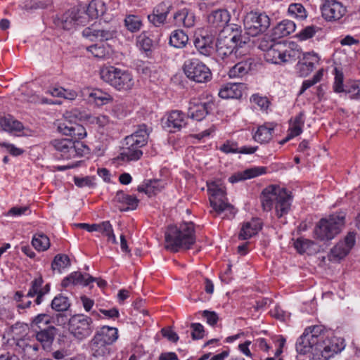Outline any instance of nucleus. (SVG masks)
Returning a JSON list of instances; mask_svg holds the SVG:
<instances>
[{"label": "nucleus", "instance_id": "f257e3e1", "mask_svg": "<svg viewBox=\"0 0 360 360\" xmlns=\"http://www.w3.org/2000/svg\"><path fill=\"white\" fill-rule=\"evenodd\" d=\"M344 340L327 331L323 326H313L305 328L296 342L299 354L311 352V360H328L345 348Z\"/></svg>", "mask_w": 360, "mask_h": 360}, {"label": "nucleus", "instance_id": "f03ea898", "mask_svg": "<svg viewBox=\"0 0 360 360\" xmlns=\"http://www.w3.org/2000/svg\"><path fill=\"white\" fill-rule=\"evenodd\" d=\"M194 224L184 222L179 226H169L165 233V248L173 252L188 250L195 242Z\"/></svg>", "mask_w": 360, "mask_h": 360}, {"label": "nucleus", "instance_id": "7ed1b4c3", "mask_svg": "<svg viewBox=\"0 0 360 360\" xmlns=\"http://www.w3.org/2000/svg\"><path fill=\"white\" fill-rule=\"evenodd\" d=\"M261 202L264 210L270 211L274 208L276 216L281 218L289 212L292 198L285 188L271 185L263 190Z\"/></svg>", "mask_w": 360, "mask_h": 360}, {"label": "nucleus", "instance_id": "20e7f679", "mask_svg": "<svg viewBox=\"0 0 360 360\" xmlns=\"http://www.w3.org/2000/svg\"><path fill=\"white\" fill-rule=\"evenodd\" d=\"M149 132L146 124L139 125L138 129L131 135L125 138L126 147L121 153L122 159L126 161L139 160L143 152L141 148L148 141Z\"/></svg>", "mask_w": 360, "mask_h": 360}, {"label": "nucleus", "instance_id": "39448f33", "mask_svg": "<svg viewBox=\"0 0 360 360\" xmlns=\"http://www.w3.org/2000/svg\"><path fill=\"white\" fill-rule=\"evenodd\" d=\"M240 27L238 25L227 26L221 30L216 43V51L218 56L224 59L231 56L237 46L245 44L240 35Z\"/></svg>", "mask_w": 360, "mask_h": 360}, {"label": "nucleus", "instance_id": "423d86ee", "mask_svg": "<svg viewBox=\"0 0 360 360\" xmlns=\"http://www.w3.org/2000/svg\"><path fill=\"white\" fill-rule=\"evenodd\" d=\"M345 213L339 212L320 220L314 233L321 240H330L340 233L345 224Z\"/></svg>", "mask_w": 360, "mask_h": 360}, {"label": "nucleus", "instance_id": "0eeeda50", "mask_svg": "<svg viewBox=\"0 0 360 360\" xmlns=\"http://www.w3.org/2000/svg\"><path fill=\"white\" fill-rule=\"evenodd\" d=\"M102 79L118 91H127L134 86V79L131 72L114 66L104 68L101 71Z\"/></svg>", "mask_w": 360, "mask_h": 360}, {"label": "nucleus", "instance_id": "6e6552de", "mask_svg": "<svg viewBox=\"0 0 360 360\" xmlns=\"http://www.w3.org/2000/svg\"><path fill=\"white\" fill-rule=\"evenodd\" d=\"M51 145L57 150L63 159H72L82 157L89 153V147L83 142L70 139H54Z\"/></svg>", "mask_w": 360, "mask_h": 360}, {"label": "nucleus", "instance_id": "1a4fd4ad", "mask_svg": "<svg viewBox=\"0 0 360 360\" xmlns=\"http://www.w3.org/2000/svg\"><path fill=\"white\" fill-rule=\"evenodd\" d=\"M68 328L70 333L79 341L89 337L94 329L93 319L82 314L72 316L69 319Z\"/></svg>", "mask_w": 360, "mask_h": 360}, {"label": "nucleus", "instance_id": "9d476101", "mask_svg": "<svg viewBox=\"0 0 360 360\" xmlns=\"http://www.w3.org/2000/svg\"><path fill=\"white\" fill-rule=\"evenodd\" d=\"M207 191L210 195V202L213 210L217 214L229 211L234 215L233 207L227 202L224 187L216 182L207 183Z\"/></svg>", "mask_w": 360, "mask_h": 360}, {"label": "nucleus", "instance_id": "9b49d317", "mask_svg": "<svg viewBox=\"0 0 360 360\" xmlns=\"http://www.w3.org/2000/svg\"><path fill=\"white\" fill-rule=\"evenodd\" d=\"M245 33L256 37L265 32L270 26V18L264 13H248L243 20Z\"/></svg>", "mask_w": 360, "mask_h": 360}, {"label": "nucleus", "instance_id": "f8f14e48", "mask_svg": "<svg viewBox=\"0 0 360 360\" xmlns=\"http://www.w3.org/2000/svg\"><path fill=\"white\" fill-rule=\"evenodd\" d=\"M184 71L189 79L198 83L207 82L212 78L210 68L198 59L186 61Z\"/></svg>", "mask_w": 360, "mask_h": 360}, {"label": "nucleus", "instance_id": "ddd939ff", "mask_svg": "<svg viewBox=\"0 0 360 360\" xmlns=\"http://www.w3.org/2000/svg\"><path fill=\"white\" fill-rule=\"evenodd\" d=\"M39 343L32 334L25 335L15 342V352L26 360H35L39 356Z\"/></svg>", "mask_w": 360, "mask_h": 360}, {"label": "nucleus", "instance_id": "4468645a", "mask_svg": "<svg viewBox=\"0 0 360 360\" xmlns=\"http://www.w3.org/2000/svg\"><path fill=\"white\" fill-rule=\"evenodd\" d=\"M323 18L327 21H337L347 13V8L338 0H325L321 7Z\"/></svg>", "mask_w": 360, "mask_h": 360}, {"label": "nucleus", "instance_id": "2eb2a0df", "mask_svg": "<svg viewBox=\"0 0 360 360\" xmlns=\"http://www.w3.org/2000/svg\"><path fill=\"white\" fill-rule=\"evenodd\" d=\"M356 242V233L349 232L343 240L334 246L330 254V260H340L348 255Z\"/></svg>", "mask_w": 360, "mask_h": 360}, {"label": "nucleus", "instance_id": "dca6fc26", "mask_svg": "<svg viewBox=\"0 0 360 360\" xmlns=\"http://www.w3.org/2000/svg\"><path fill=\"white\" fill-rule=\"evenodd\" d=\"M58 130L63 135L70 136L75 140L82 139L86 136V129L82 125L69 121L66 118L58 123Z\"/></svg>", "mask_w": 360, "mask_h": 360}, {"label": "nucleus", "instance_id": "f3484780", "mask_svg": "<svg viewBox=\"0 0 360 360\" xmlns=\"http://www.w3.org/2000/svg\"><path fill=\"white\" fill-rule=\"evenodd\" d=\"M319 60L318 55L314 52L303 53L295 67L297 73L300 77H307L313 71Z\"/></svg>", "mask_w": 360, "mask_h": 360}, {"label": "nucleus", "instance_id": "a211bd4d", "mask_svg": "<svg viewBox=\"0 0 360 360\" xmlns=\"http://www.w3.org/2000/svg\"><path fill=\"white\" fill-rule=\"evenodd\" d=\"M0 127L5 131L9 133H21L22 136H31L32 131L24 127L22 122L8 115L0 117Z\"/></svg>", "mask_w": 360, "mask_h": 360}, {"label": "nucleus", "instance_id": "6ab92c4d", "mask_svg": "<svg viewBox=\"0 0 360 360\" xmlns=\"http://www.w3.org/2000/svg\"><path fill=\"white\" fill-rule=\"evenodd\" d=\"M172 8V5L169 1L160 3L153 8V13L148 15L149 22L155 27L164 24Z\"/></svg>", "mask_w": 360, "mask_h": 360}, {"label": "nucleus", "instance_id": "aec40b11", "mask_svg": "<svg viewBox=\"0 0 360 360\" xmlns=\"http://www.w3.org/2000/svg\"><path fill=\"white\" fill-rule=\"evenodd\" d=\"M82 35L91 41H107L115 37V31L112 29H100L97 25H93L84 28Z\"/></svg>", "mask_w": 360, "mask_h": 360}, {"label": "nucleus", "instance_id": "412c9836", "mask_svg": "<svg viewBox=\"0 0 360 360\" xmlns=\"http://www.w3.org/2000/svg\"><path fill=\"white\" fill-rule=\"evenodd\" d=\"M260 47L265 51L264 57L266 61L275 64H281L283 62V56L285 54V45L283 43H272L266 48L262 43Z\"/></svg>", "mask_w": 360, "mask_h": 360}, {"label": "nucleus", "instance_id": "4be33fe9", "mask_svg": "<svg viewBox=\"0 0 360 360\" xmlns=\"http://www.w3.org/2000/svg\"><path fill=\"white\" fill-rule=\"evenodd\" d=\"M82 18L79 15V10L77 8H72L58 19L56 24L63 30H70L83 22Z\"/></svg>", "mask_w": 360, "mask_h": 360}, {"label": "nucleus", "instance_id": "5701e85b", "mask_svg": "<svg viewBox=\"0 0 360 360\" xmlns=\"http://www.w3.org/2000/svg\"><path fill=\"white\" fill-rule=\"evenodd\" d=\"M212 102H195L190 103L188 116L197 121L203 120L212 110Z\"/></svg>", "mask_w": 360, "mask_h": 360}, {"label": "nucleus", "instance_id": "b1692460", "mask_svg": "<svg viewBox=\"0 0 360 360\" xmlns=\"http://www.w3.org/2000/svg\"><path fill=\"white\" fill-rule=\"evenodd\" d=\"M186 117L181 111L172 110L167 116L165 127L167 128L169 132L174 133L186 125Z\"/></svg>", "mask_w": 360, "mask_h": 360}, {"label": "nucleus", "instance_id": "393cba45", "mask_svg": "<svg viewBox=\"0 0 360 360\" xmlns=\"http://www.w3.org/2000/svg\"><path fill=\"white\" fill-rule=\"evenodd\" d=\"M208 22L213 27L224 30L227 26L236 25H227L230 20L229 13L226 10L219 9L212 11L207 18Z\"/></svg>", "mask_w": 360, "mask_h": 360}, {"label": "nucleus", "instance_id": "a878e982", "mask_svg": "<svg viewBox=\"0 0 360 360\" xmlns=\"http://www.w3.org/2000/svg\"><path fill=\"white\" fill-rule=\"evenodd\" d=\"M56 328L54 326H49L39 331H36L34 338L37 343H40L44 349H50L55 338Z\"/></svg>", "mask_w": 360, "mask_h": 360}, {"label": "nucleus", "instance_id": "bb28decb", "mask_svg": "<svg viewBox=\"0 0 360 360\" xmlns=\"http://www.w3.org/2000/svg\"><path fill=\"white\" fill-rule=\"evenodd\" d=\"M165 186V181L161 179H146L138 186L137 191L150 197L160 193Z\"/></svg>", "mask_w": 360, "mask_h": 360}, {"label": "nucleus", "instance_id": "cd10ccee", "mask_svg": "<svg viewBox=\"0 0 360 360\" xmlns=\"http://www.w3.org/2000/svg\"><path fill=\"white\" fill-rule=\"evenodd\" d=\"M212 35H199L194 40V45L198 52L205 56H210L214 51Z\"/></svg>", "mask_w": 360, "mask_h": 360}, {"label": "nucleus", "instance_id": "c85d7f7f", "mask_svg": "<svg viewBox=\"0 0 360 360\" xmlns=\"http://www.w3.org/2000/svg\"><path fill=\"white\" fill-rule=\"evenodd\" d=\"M304 124V114L300 112L296 116L290 120L289 128L288 130V135L285 139L282 141L285 143L290 139L299 136L302 132V127Z\"/></svg>", "mask_w": 360, "mask_h": 360}, {"label": "nucleus", "instance_id": "c756f323", "mask_svg": "<svg viewBox=\"0 0 360 360\" xmlns=\"http://www.w3.org/2000/svg\"><path fill=\"white\" fill-rule=\"evenodd\" d=\"M244 84L228 83L221 86L219 91V96L221 98H240L243 95Z\"/></svg>", "mask_w": 360, "mask_h": 360}, {"label": "nucleus", "instance_id": "7c9ffc66", "mask_svg": "<svg viewBox=\"0 0 360 360\" xmlns=\"http://www.w3.org/2000/svg\"><path fill=\"white\" fill-rule=\"evenodd\" d=\"M174 19L177 26H183L188 28L193 27L195 22L194 13L186 8L177 11L174 15Z\"/></svg>", "mask_w": 360, "mask_h": 360}, {"label": "nucleus", "instance_id": "2f4dec72", "mask_svg": "<svg viewBox=\"0 0 360 360\" xmlns=\"http://www.w3.org/2000/svg\"><path fill=\"white\" fill-rule=\"evenodd\" d=\"M94 336L105 344L112 345L118 338V330L115 327L103 326L97 329Z\"/></svg>", "mask_w": 360, "mask_h": 360}, {"label": "nucleus", "instance_id": "473e14b6", "mask_svg": "<svg viewBox=\"0 0 360 360\" xmlns=\"http://www.w3.org/2000/svg\"><path fill=\"white\" fill-rule=\"evenodd\" d=\"M94 281V278L89 275H83L79 271H74L62 281V286L67 288L70 285H87Z\"/></svg>", "mask_w": 360, "mask_h": 360}, {"label": "nucleus", "instance_id": "72a5a7b5", "mask_svg": "<svg viewBox=\"0 0 360 360\" xmlns=\"http://www.w3.org/2000/svg\"><path fill=\"white\" fill-rule=\"evenodd\" d=\"M115 201L122 205L124 207H120L122 211H127L129 210L136 209L139 200L134 195H128L122 191H118L114 198Z\"/></svg>", "mask_w": 360, "mask_h": 360}, {"label": "nucleus", "instance_id": "f704fd0d", "mask_svg": "<svg viewBox=\"0 0 360 360\" xmlns=\"http://www.w3.org/2000/svg\"><path fill=\"white\" fill-rule=\"evenodd\" d=\"M89 345L92 355L95 357H105L110 354L111 351V345L105 344L94 335Z\"/></svg>", "mask_w": 360, "mask_h": 360}, {"label": "nucleus", "instance_id": "c9c22d12", "mask_svg": "<svg viewBox=\"0 0 360 360\" xmlns=\"http://www.w3.org/2000/svg\"><path fill=\"white\" fill-rule=\"evenodd\" d=\"M262 229V224L258 219H253L250 221L243 224L238 238L240 240H247L256 235Z\"/></svg>", "mask_w": 360, "mask_h": 360}, {"label": "nucleus", "instance_id": "e433bc0d", "mask_svg": "<svg viewBox=\"0 0 360 360\" xmlns=\"http://www.w3.org/2000/svg\"><path fill=\"white\" fill-rule=\"evenodd\" d=\"M266 173V168L264 167H255L247 169L244 171L239 172L230 177V181L232 183L238 182L258 176L261 174Z\"/></svg>", "mask_w": 360, "mask_h": 360}, {"label": "nucleus", "instance_id": "4c0bfd02", "mask_svg": "<svg viewBox=\"0 0 360 360\" xmlns=\"http://www.w3.org/2000/svg\"><path fill=\"white\" fill-rule=\"evenodd\" d=\"M295 24L293 21L284 20L279 22L273 29V36L275 38H282L286 37L295 30Z\"/></svg>", "mask_w": 360, "mask_h": 360}, {"label": "nucleus", "instance_id": "58836bf2", "mask_svg": "<svg viewBox=\"0 0 360 360\" xmlns=\"http://www.w3.org/2000/svg\"><path fill=\"white\" fill-rule=\"evenodd\" d=\"M252 60L248 59L237 63L229 71V76L231 78L242 77L245 75L251 69Z\"/></svg>", "mask_w": 360, "mask_h": 360}, {"label": "nucleus", "instance_id": "ea45409f", "mask_svg": "<svg viewBox=\"0 0 360 360\" xmlns=\"http://www.w3.org/2000/svg\"><path fill=\"white\" fill-rule=\"evenodd\" d=\"M188 41V35L181 30L173 31L169 37V44L176 49L184 48Z\"/></svg>", "mask_w": 360, "mask_h": 360}, {"label": "nucleus", "instance_id": "a19ab883", "mask_svg": "<svg viewBox=\"0 0 360 360\" xmlns=\"http://www.w3.org/2000/svg\"><path fill=\"white\" fill-rule=\"evenodd\" d=\"M274 129L271 125H262L258 127L254 139L261 143L269 142L273 137Z\"/></svg>", "mask_w": 360, "mask_h": 360}, {"label": "nucleus", "instance_id": "79ce46f5", "mask_svg": "<svg viewBox=\"0 0 360 360\" xmlns=\"http://www.w3.org/2000/svg\"><path fill=\"white\" fill-rule=\"evenodd\" d=\"M89 98H91L98 106L106 105L112 101V97L109 94L101 89H94L89 94Z\"/></svg>", "mask_w": 360, "mask_h": 360}, {"label": "nucleus", "instance_id": "37998d69", "mask_svg": "<svg viewBox=\"0 0 360 360\" xmlns=\"http://www.w3.org/2000/svg\"><path fill=\"white\" fill-rule=\"evenodd\" d=\"M32 245L38 251H45L50 246V240L44 233H37L32 238Z\"/></svg>", "mask_w": 360, "mask_h": 360}, {"label": "nucleus", "instance_id": "c03bdc74", "mask_svg": "<svg viewBox=\"0 0 360 360\" xmlns=\"http://www.w3.org/2000/svg\"><path fill=\"white\" fill-rule=\"evenodd\" d=\"M288 11L291 17L300 20H304L307 17V11L301 4L294 3L290 4Z\"/></svg>", "mask_w": 360, "mask_h": 360}, {"label": "nucleus", "instance_id": "a18cd8bd", "mask_svg": "<svg viewBox=\"0 0 360 360\" xmlns=\"http://www.w3.org/2000/svg\"><path fill=\"white\" fill-rule=\"evenodd\" d=\"M69 266H70V260L68 255L63 254L57 255L51 263L52 269L57 270L60 273L62 269Z\"/></svg>", "mask_w": 360, "mask_h": 360}, {"label": "nucleus", "instance_id": "49530a36", "mask_svg": "<svg viewBox=\"0 0 360 360\" xmlns=\"http://www.w3.org/2000/svg\"><path fill=\"white\" fill-rule=\"evenodd\" d=\"M27 325L22 323H16L10 328V331L15 342H16L18 339H22L25 335H30L27 333Z\"/></svg>", "mask_w": 360, "mask_h": 360}, {"label": "nucleus", "instance_id": "de8ad7c7", "mask_svg": "<svg viewBox=\"0 0 360 360\" xmlns=\"http://www.w3.org/2000/svg\"><path fill=\"white\" fill-rule=\"evenodd\" d=\"M51 323V317L46 314H39L34 316L30 322V326L33 328L41 330L46 328L47 325Z\"/></svg>", "mask_w": 360, "mask_h": 360}, {"label": "nucleus", "instance_id": "09e8293b", "mask_svg": "<svg viewBox=\"0 0 360 360\" xmlns=\"http://www.w3.org/2000/svg\"><path fill=\"white\" fill-rule=\"evenodd\" d=\"M51 308L57 311H64L68 310L70 304L68 297L63 295H58L54 297L51 304Z\"/></svg>", "mask_w": 360, "mask_h": 360}, {"label": "nucleus", "instance_id": "8fccbe9b", "mask_svg": "<svg viewBox=\"0 0 360 360\" xmlns=\"http://www.w3.org/2000/svg\"><path fill=\"white\" fill-rule=\"evenodd\" d=\"M105 12L103 3L100 0L91 1L87 8L86 13L91 18H97Z\"/></svg>", "mask_w": 360, "mask_h": 360}, {"label": "nucleus", "instance_id": "3c124183", "mask_svg": "<svg viewBox=\"0 0 360 360\" xmlns=\"http://www.w3.org/2000/svg\"><path fill=\"white\" fill-rule=\"evenodd\" d=\"M125 26L131 32H137L141 29V20L139 17L134 15H128L125 20Z\"/></svg>", "mask_w": 360, "mask_h": 360}, {"label": "nucleus", "instance_id": "603ef678", "mask_svg": "<svg viewBox=\"0 0 360 360\" xmlns=\"http://www.w3.org/2000/svg\"><path fill=\"white\" fill-rule=\"evenodd\" d=\"M314 245V243L309 239L300 238L294 243V247L300 254L309 250Z\"/></svg>", "mask_w": 360, "mask_h": 360}, {"label": "nucleus", "instance_id": "864d4df0", "mask_svg": "<svg viewBox=\"0 0 360 360\" xmlns=\"http://www.w3.org/2000/svg\"><path fill=\"white\" fill-rule=\"evenodd\" d=\"M44 281L41 277L34 278L30 283V288L26 294L27 297H34L40 295L41 285H43Z\"/></svg>", "mask_w": 360, "mask_h": 360}, {"label": "nucleus", "instance_id": "5fc2aeb1", "mask_svg": "<svg viewBox=\"0 0 360 360\" xmlns=\"http://www.w3.org/2000/svg\"><path fill=\"white\" fill-rule=\"evenodd\" d=\"M323 70L321 69L314 75L312 79L304 80L302 83L300 94H302L307 89L320 82L323 77Z\"/></svg>", "mask_w": 360, "mask_h": 360}, {"label": "nucleus", "instance_id": "6e6d98bb", "mask_svg": "<svg viewBox=\"0 0 360 360\" xmlns=\"http://www.w3.org/2000/svg\"><path fill=\"white\" fill-rule=\"evenodd\" d=\"M301 55L302 54L299 49H286L285 48V54L282 56L283 58V63H292L293 61H295L297 59L300 60V58H301Z\"/></svg>", "mask_w": 360, "mask_h": 360}, {"label": "nucleus", "instance_id": "4d7b16f0", "mask_svg": "<svg viewBox=\"0 0 360 360\" xmlns=\"http://www.w3.org/2000/svg\"><path fill=\"white\" fill-rule=\"evenodd\" d=\"M317 30L318 27L314 25L307 26L302 29L297 37L301 41L307 40L314 37Z\"/></svg>", "mask_w": 360, "mask_h": 360}, {"label": "nucleus", "instance_id": "13d9d810", "mask_svg": "<svg viewBox=\"0 0 360 360\" xmlns=\"http://www.w3.org/2000/svg\"><path fill=\"white\" fill-rule=\"evenodd\" d=\"M75 184L80 188L82 187H94L95 186L94 178L91 176H84V177H74Z\"/></svg>", "mask_w": 360, "mask_h": 360}, {"label": "nucleus", "instance_id": "bf43d9fd", "mask_svg": "<svg viewBox=\"0 0 360 360\" xmlns=\"http://www.w3.org/2000/svg\"><path fill=\"white\" fill-rule=\"evenodd\" d=\"M250 101L260 108L261 110H266L269 105V101L266 97L261 96L259 94H253Z\"/></svg>", "mask_w": 360, "mask_h": 360}, {"label": "nucleus", "instance_id": "052dcab7", "mask_svg": "<svg viewBox=\"0 0 360 360\" xmlns=\"http://www.w3.org/2000/svg\"><path fill=\"white\" fill-rule=\"evenodd\" d=\"M87 51L98 58H104L107 55L106 50L103 46L94 44L87 47Z\"/></svg>", "mask_w": 360, "mask_h": 360}, {"label": "nucleus", "instance_id": "680f3d73", "mask_svg": "<svg viewBox=\"0 0 360 360\" xmlns=\"http://www.w3.org/2000/svg\"><path fill=\"white\" fill-rule=\"evenodd\" d=\"M30 213V210L28 206L13 207L8 211L6 215L16 217L22 215H27Z\"/></svg>", "mask_w": 360, "mask_h": 360}, {"label": "nucleus", "instance_id": "e2e57ef3", "mask_svg": "<svg viewBox=\"0 0 360 360\" xmlns=\"http://www.w3.org/2000/svg\"><path fill=\"white\" fill-rule=\"evenodd\" d=\"M345 91L349 95L351 99L360 100V82H353Z\"/></svg>", "mask_w": 360, "mask_h": 360}, {"label": "nucleus", "instance_id": "0e129e2a", "mask_svg": "<svg viewBox=\"0 0 360 360\" xmlns=\"http://www.w3.org/2000/svg\"><path fill=\"white\" fill-rule=\"evenodd\" d=\"M191 328L192 329L191 336L193 340H200L204 337L205 330L201 323H191Z\"/></svg>", "mask_w": 360, "mask_h": 360}, {"label": "nucleus", "instance_id": "69168bd1", "mask_svg": "<svg viewBox=\"0 0 360 360\" xmlns=\"http://www.w3.org/2000/svg\"><path fill=\"white\" fill-rule=\"evenodd\" d=\"M335 76L333 84L334 91L337 93L344 92L346 89H344L343 87V74L337 69H335Z\"/></svg>", "mask_w": 360, "mask_h": 360}, {"label": "nucleus", "instance_id": "338daca9", "mask_svg": "<svg viewBox=\"0 0 360 360\" xmlns=\"http://www.w3.org/2000/svg\"><path fill=\"white\" fill-rule=\"evenodd\" d=\"M138 44L144 51L150 50L153 46V41L145 33H141L138 37Z\"/></svg>", "mask_w": 360, "mask_h": 360}, {"label": "nucleus", "instance_id": "774afa93", "mask_svg": "<svg viewBox=\"0 0 360 360\" xmlns=\"http://www.w3.org/2000/svg\"><path fill=\"white\" fill-rule=\"evenodd\" d=\"M219 150L226 154L238 153L239 151L237 143L231 141H226L223 143L219 147Z\"/></svg>", "mask_w": 360, "mask_h": 360}]
</instances>
